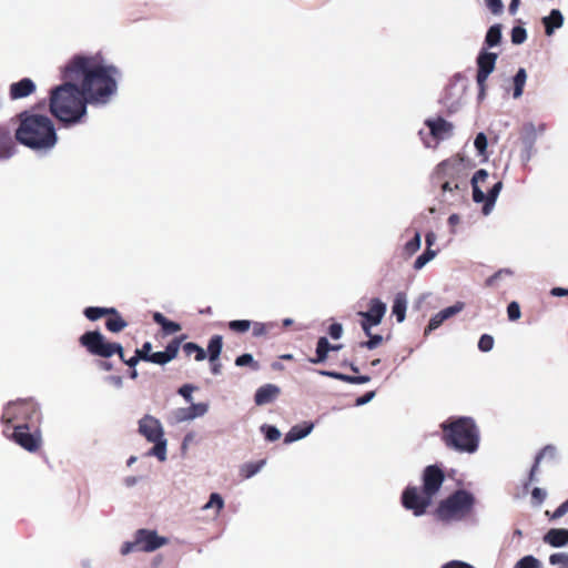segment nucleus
Returning a JSON list of instances; mask_svg holds the SVG:
<instances>
[{
    "label": "nucleus",
    "instance_id": "obj_17",
    "mask_svg": "<svg viewBox=\"0 0 568 568\" xmlns=\"http://www.w3.org/2000/svg\"><path fill=\"white\" fill-rule=\"evenodd\" d=\"M16 135L6 125H0V160H8L16 153Z\"/></svg>",
    "mask_w": 568,
    "mask_h": 568
},
{
    "label": "nucleus",
    "instance_id": "obj_16",
    "mask_svg": "<svg viewBox=\"0 0 568 568\" xmlns=\"http://www.w3.org/2000/svg\"><path fill=\"white\" fill-rule=\"evenodd\" d=\"M387 306L379 298H372L367 312H358V315L373 325H379L385 316Z\"/></svg>",
    "mask_w": 568,
    "mask_h": 568
},
{
    "label": "nucleus",
    "instance_id": "obj_43",
    "mask_svg": "<svg viewBox=\"0 0 568 568\" xmlns=\"http://www.w3.org/2000/svg\"><path fill=\"white\" fill-rule=\"evenodd\" d=\"M474 145H475L476 150L478 151L479 155H481V156L486 155L488 142H487V136L485 135V133L480 132L476 135Z\"/></svg>",
    "mask_w": 568,
    "mask_h": 568
},
{
    "label": "nucleus",
    "instance_id": "obj_30",
    "mask_svg": "<svg viewBox=\"0 0 568 568\" xmlns=\"http://www.w3.org/2000/svg\"><path fill=\"white\" fill-rule=\"evenodd\" d=\"M190 404L191 405L189 407H186V409H187L189 414L192 416V420L203 417L204 415H206V413L210 409V405L207 403H193L192 402Z\"/></svg>",
    "mask_w": 568,
    "mask_h": 568
},
{
    "label": "nucleus",
    "instance_id": "obj_63",
    "mask_svg": "<svg viewBox=\"0 0 568 568\" xmlns=\"http://www.w3.org/2000/svg\"><path fill=\"white\" fill-rule=\"evenodd\" d=\"M375 397V392H368L364 396L356 399V406H363L369 403Z\"/></svg>",
    "mask_w": 568,
    "mask_h": 568
},
{
    "label": "nucleus",
    "instance_id": "obj_60",
    "mask_svg": "<svg viewBox=\"0 0 568 568\" xmlns=\"http://www.w3.org/2000/svg\"><path fill=\"white\" fill-rule=\"evenodd\" d=\"M568 513V499L562 503L551 515L552 519H558Z\"/></svg>",
    "mask_w": 568,
    "mask_h": 568
},
{
    "label": "nucleus",
    "instance_id": "obj_37",
    "mask_svg": "<svg viewBox=\"0 0 568 568\" xmlns=\"http://www.w3.org/2000/svg\"><path fill=\"white\" fill-rule=\"evenodd\" d=\"M252 322L248 320H234L229 322V328L236 333H245L251 328Z\"/></svg>",
    "mask_w": 568,
    "mask_h": 568
},
{
    "label": "nucleus",
    "instance_id": "obj_49",
    "mask_svg": "<svg viewBox=\"0 0 568 568\" xmlns=\"http://www.w3.org/2000/svg\"><path fill=\"white\" fill-rule=\"evenodd\" d=\"M84 315L90 321H97L105 315V311H103V307H87L84 310Z\"/></svg>",
    "mask_w": 568,
    "mask_h": 568
},
{
    "label": "nucleus",
    "instance_id": "obj_56",
    "mask_svg": "<svg viewBox=\"0 0 568 568\" xmlns=\"http://www.w3.org/2000/svg\"><path fill=\"white\" fill-rule=\"evenodd\" d=\"M178 352H179V343L178 342H172L170 343L165 351H163L165 357H169V362H171L172 359H174L178 355Z\"/></svg>",
    "mask_w": 568,
    "mask_h": 568
},
{
    "label": "nucleus",
    "instance_id": "obj_44",
    "mask_svg": "<svg viewBox=\"0 0 568 568\" xmlns=\"http://www.w3.org/2000/svg\"><path fill=\"white\" fill-rule=\"evenodd\" d=\"M252 328H253V335L255 337H260V336H264L268 333V331L271 328H273L274 324L272 323H261V322H254L252 323Z\"/></svg>",
    "mask_w": 568,
    "mask_h": 568
},
{
    "label": "nucleus",
    "instance_id": "obj_20",
    "mask_svg": "<svg viewBox=\"0 0 568 568\" xmlns=\"http://www.w3.org/2000/svg\"><path fill=\"white\" fill-rule=\"evenodd\" d=\"M280 389L277 386L273 384H267L260 387L255 393V403L256 405H265L271 403L278 395Z\"/></svg>",
    "mask_w": 568,
    "mask_h": 568
},
{
    "label": "nucleus",
    "instance_id": "obj_19",
    "mask_svg": "<svg viewBox=\"0 0 568 568\" xmlns=\"http://www.w3.org/2000/svg\"><path fill=\"white\" fill-rule=\"evenodd\" d=\"M314 428L313 423L305 422L293 426L285 435L284 443L292 444L308 436Z\"/></svg>",
    "mask_w": 568,
    "mask_h": 568
},
{
    "label": "nucleus",
    "instance_id": "obj_57",
    "mask_svg": "<svg viewBox=\"0 0 568 568\" xmlns=\"http://www.w3.org/2000/svg\"><path fill=\"white\" fill-rule=\"evenodd\" d=\"M547 497L546 490L539 487H535L531 491V498L540 505Z\"/></svg>",
    "mask_w": 568,
    "mask_h": 568
},
{
    "label": "nucleus",
    "instance_id": "obj_31",
    "mask_svg": "<svg viewBox=\"0 0 568 568\" xmlns=\"http://www.w3.org/2000/svg\"><path fill=\"white\" fill-rule=\"evenodd\" d=\"M436 255L437 252L435 250L426 248V251L415 260L414 268L417 271L422 270L427 263L434 260Z\"/></svg>",
    "mask_w": 568,
    "mask_h": 568
},
{
    "label": "nucleus",
    "instance_id": "obj_58",
    "mask_svg": "<svg viewBox=\"0 0 568 568\" xmlns=\"http://www.w3.org/2000/svg\"><path fill=\"white\" fill-rule=\"evenodd\" d=\"M328 333L332 338L338 339L343 335V326L338 323H334L329 326Z\"/></svg>",
    "mask_w": 568,
    "mask_h": 568
},
{
    "label": "nucleus",
    "instance_id": "obj_46",
    "mask_svg": "<svg viewBox=\"0 0 568 568\" xmlns=\"http://www.w3.org/2000/svg\"><path fill=\"white\" fill-rule=\"evenodd\" d=\"M527 38V32L521 27H515L511 30V42L514 44H521Z\"/></svg>",
    "mask_w": 568,
    "mask_h": 568
},
{
    "label": "nucleus",
    "instance_id": "obj_42",
    "mask_svg": "<svg viewBox=\"0 0 568 568\" xmlns=\"http://www.w3.org/2000/svg\"><path fill=\"white\" fill-rule=\"evenodd\" d=\"M235 365L239 367L251 366L252 369L257 371L258 364L254 361L251 354H243L235 359Z\"/></svg>",
    "mask_w": 568,
    "mask_h": 568
},
{
    "label": "nucleus",
    "instance_id": "obj_13",
    "mask_svg": "<svg viewBox=\"0 0 568 568\" xmlns=\"http://www.w3.org/2000/svg\"><path fill=\"white\" fill-rule=\"evenodd\" d=\"M140 551L152 552L169 544L166 537L160 536L155 530L139 529L135 532Z\"/></svg>",
    "mask_w": 568,
    "mask_h": 568
},
{
    "label": "nucleus",
    "instance_id": "obj_54",
    "mask_svg": "<svg viewBox=\"0 0 568 568\" xmlns=\"http://www.w3.org/2000/svg\"><path fill=\"white\" fill-rule=\"evenodd\" d=\"M485 3L494 14H499L503 12L504 6L501 0H485Z\"/></svg>",
    "mask_w": 568,
    "mask_h": 568
},
{
    "label": "nucleus",
    "instance_id": "obj_29",
    "mask_svg": "<svg viewBox=\"0 0 568 568\" xmlns=\"http://www.w3.org/2000/svg\"><path fill=\"white\" fill-rule=\"evenodd\" d=\"M527 81V72L524 68H520L514 77V93L513 97L518 99L523 95L524 87Z\"/></svg>",
    "mask_w": 568,
    "mask_h": 568
},
{
    "label": "nucleus",
    "instance_id": "obj_47",
    "mask_svg": "<svg viewBox=\"0 0 568 568\" xmlns=\"http://www.w3.org/2000/svg\"><path fill=\"white\" fill-rule=\"evenodd\" d=\"M494 347V338L488 334H484L478 342V348L481 352H489Z\"/></svg>",
    "mask_w": 568,
    "mask_h": 568
},
{
    "label": "nucleus",
    "instance_id": "obj_39",
    "mask_svg": "<svg viewBox=\"0 0 568 568\" xmlns=\"http://www.w3.org/2000/svg\"><path fill=\"white\" fill-rule=\"evenodd\" d=\"M557 456V448L554 445L545 446L536 456L535 460L540 464L544 459H554Z\"/></svg>",
    "mask_w": 568,
    "mask_h": 568
},
{
    "label": "nucleus",
    "instance_id": "obj_41",
    "mask_svg": "<svg viewBox=\"0 0 568 568\" xmlns=\"http://www.w3.org/2000/svg\"><path fill=\"white\" fill-rule=\"evenodd\" d=\"M212 507H215L217 513L224 507V500L222 496L217 493H213L210 496L209 501L203 506V509H210Z\"/></svg>",
    "mask_w": 568,
    "mask_h": 568
},
{
    "label": "nucleus",
    "instance_id": "obj_23",
    "mask_svg": "<svg viewBox=\"0 0 568 568\" xmlns=\"http://www.w3.org/2000/svg\"><path fill=\"white\" fill-rule=\"evenodd\" d=\"M546 34L551 36L556 29H559L564 23V17L558 9H552L549 16L542 18Z\"/></svg>",
    "mask_w": 568,
    "mask_h": 568
},
{
    "label": "nucleus",
    "instance_id": "obj_51",
    "mask_svg": "<svg viewBox=\"0 0 568 568\" xmlns=\"http://www.w3.org/2000/svg\"><path fill=\"white\" fill-rule=\"evenodd\" d=\"M507 314L510 321H517L521 315L519 304L511 302L507 307Z\"/></svg>",
    "mask_w": 568,
    "mask_h": 568
},
{
    "label": "nucleus",
    "instance_id": "obj_5",
    "mask_svg": "<svg viewBox=\"0 0 568 568\" xmlns=\"http://www.w3.org/2000/svg\"><path fill=\"white\" fill-rule=\"evenodd\" d=\"M138 432L149 443L153 444L146 455L154 456L160 462H165L168 458V439L160 419L150 414L144 415L138 422Z\"/></svg>",
    "mask_w": 568,
    "mask_h": 568
},
{
    "label": "nucleus",
    "instance_id": "obj_35",
    "mask_svg": "<svg viewBox=\"0 0 568 568\" xmlns=\"http://www.w3.org/2000/svg\"><path fill=\"white\" fill-rule=\"evenodd\" d=\"M183 349L187 356L195 355V359L199 362L203 361L206 356L202 347L191 342L184 344Z\"/></svg>",
    "mask_w": 568,
    "mask_h": 568
},
{
    "label": "nucleus",
    "instance_id": "obj_14",
    "mask_svg": "<svg viewBox=\"0 0 568 568\" xmlns=\"http://www.w3.org/2000/svg\"><path fill=\"white\" fill-rule=\"evenodd\" d=\"M464 308H465V303L456 302L454 305L448 306V307L439 311L435 315H433L429 320L427 327L425 328V335L437 329L445 321L457 315Z\"/></svg>",
    "mask_w": 568,
    "mask_h": 568
},
{
    "label": "nucleus",
    "instance_id": "obj_25",
    "mask_svg": "<svg viewBox=\"0 0 568 568\" xmlns=\"http://www.w3.org/2000/svg\"><path fill=\"white\" fill-rule=\"evenodd\" d=\"M320 374L323 376H328L335 379H339L346 383L351 384H365L371 381L369 376L363 375V376H349L337 372H331V371H320Z\"/></svg>",
    "mask_w": 568,
    "mask_h": 568
},
{
    "label": "nucleus",
    "instance_id": "obj_7",
    "mask_svg": "<svg viewBox=\"0 0 568 568\" xmlns=\"http://www.w3.org/2000/svg\"><path fill=\"white\" fill-rule=\"evenodd\" d=\"M71 61L63 67L64 82L53 88L50 92L49 108L51 114L59 121L71 123Z\"/></svg>",
    "mask_w": 568,
    "mask_h": 568
},
{
    "label": "nucleus",
    "instance_id": "obj_9",
    "mask_svg": "<svg viewBox=\"0 0 568 568\" xmlns=\"http://www.w3.org/2000/svg\"><path fill=\"white\" fill-rule=\"evenodd\" d=\"M489 178L485 169H480L471 178L473 200L476 203H484L483 213L488 215L496 203V200L503 189V182L497 181L494 185L485 191V184Z\"/></svg>",
    "mask_w": 568,
    "mask_h": 568
},
{
    "label": "nucleus",
    "instance_id": "obj_34",
    "mask_svg": "<svg viewBox=\"0 0 568 568\" xmlns=\"http://www.w3.org/2000/svg\"><path fill=\"white\" fill-rule=\"evenodd\" d=\"M513 271L509 268L499 270L486 280V286L496 287L499 281L504 280L505 277H510Z\"/></svg>",
    "mask_w": 568,
    "mask_h": 568
},
{
    "label": "nucleus",
    "instance_id": "obj_45",
    "mask_svg": "<svg viewBox=\"0 0 568 568\" xmlns=\"http://www.w3.org/2000/svg\"><path fill=\"white\" fill-rule=\"evenodd\" d=\"M135 551H140V547L138 544L136 536L134 535L133 540L125 541L122 544L120 552H121V555L126 556V555H129L131 552H135Z\"/></svg>",
    "mask_w": 568,
    "mask_h": 568
},
{
    "label": "nucleus",
    "instance_id": "obj_11",
    "mask_svg": "<svg viewBox=\"0 0 568 568\" xmlns=\"http://www.w3.org/2000/svg\"><path fill=\"white\" fill-rule=\"evenodd\" d=\"M3 435L31 453L37 452L41 446V436L37 426L20 423L14 426H4Z\"/></svg>",
    "mask_w": 568,
    "mask_h": 568
},
{
    "label": "nucleus",
    "instance_id": "obj_18",
    "mask_svg": "<svg viewBox=\"0 0 568 568\" xmlns=\"http://www.w3.org/2000/svg\"><path fill=\"white\" fill-rule=\"evenodd\" d=\"M36 89V83L30 78H23L18 82L11 83L9 97L11 100L23 99L34 93Z\"/></svg>",
    "mask_w": 568,
    "mask_h": 568
},
{
    "label": "nucleus",
    "instance_id": "obj_27",
    "mask_svg": "<svg viewBox=\"0 0 568 568\" xmlns=\"http://www.w3.org/2000/svg\"><path fill=\"white\" fill-rule=\"evenodd\" d=\"M501 26L500 24H494L491 26L485 37V44L487 48H494L497 47L501 41Z\"/></svg>",
    "mask_w": 568,
    "mask_h": 568
},
{
    "label": "nucleus",
    "instance_id": "obj_24",
    "mask_svg": "<svg viewBox=\"0 0 568 568\" xmlns=\"http://www.w3.org/2000/svg\"><path fill=\"white\" fill-rule=\"evenodd\" d=\"M407 310V296L403 292L396 293L394 297V303L392 306V312L396 316L397 322L402 323L405 320Z\"/></svg>",
    "mask_w": 568,
    "mask_h": 568
},
{
    "label": "nucleus",
    "instance_id": "obj_26",
    "mask_svg": "<svg viewBox=\"0 0 568 568\" xmlns=\"http://www.w3.org/2000/svg\"><path fill=\"white\" fill-rule=\"evenodd\" d=\"M166 422L169 425L175 426L182 423L192 422V416L189 414L186 407H179L169 413Z\"/></svg>",
    "mask_w": 568,
    "mask_h": 568
},
{
    "label": "nucleus",
    "instance_id": "obj_10",
    "mask_svg": "<svg viewBox=\"0 0 568 568\" xmlns=\"http://www.w3.org/2000/svg\"><path fill=\"white\" fill-rule=\"evenodd\" d=\"M80 343L88 349L92 355L100 357H111L118 354L123 359V347L119 343L108 342L106 338L98 331L88 332L81 336Z\"/></svg>",
    "mask_w": 568,
    "mask_h": 568
},
{
    "label": "nucleus",
    "instance_id": "obj_48",
    "mask_svg": "<svg viewBox=\"0 0 568 568\" xmlns=\"http://www.w3.org/2000/svg\"><path fill=\"white\" fill-rule=\"evenodd\" d=\"M196 389L195 386L191 385V384H184L183 386H181L179 389H178V393L187 402V403H192L193 402V392Z\"/></svg>",
    "mask_w": 568,
    "mask_h": 568
},
{
    "label": "nucleus",
    "instance_id": "obj_28",
    "mask_svg": "<svg viewBox=\"0 0 568 568\" xmlns=\"http://www.w3.org/2000/svg\"><path fill=\"white\" fill-rule=\"evenodd\" d=\"M222 347H223L222 336L214 335L210 339L209 345H207L209 358L211 362H215L219 358V356L222 352Z\"/></svg>",
    "mask_w": 568,
    "mask_h": 568
},
{
    "label": "nucleus",
    "instance_id": "obj_33",
    "mask_svg": "<svg viewBox=\"0 0 568 568\" xmlns=\"http://www.w3.org/2000/svg\"><path fill=\"white\" fill-rule=\"evenodd\" d=\"M105 325L110 332L119 333L128 326V323L120 315H116L110 317Z\"/></svg>",
    "mask_w": 568,
    "mask_h": 568
},
{
    "label": "nucleus",
    "instance_id": "obj_8",
    "mask_svg": "<svg viewBox=\"0 0 568 568\" xmlns=\"http://www.w3.org/2000/svg\"><path fill=\"white\" fill-rule=\"evenodd\" d=\"M474 496L466 490H457L443 500L437 508V516L445 521L460 520L473 508Z\"/></svg>",
    "mask_w": 568,
    "mask_h": 568
},
{
    "label": "nucleus",
    "instance_id": "obj_53",
    "mask_svg": "<svg viewBox=\"0 0 568 568\" xmlns=\"http://www.w3.org/2000/svg\"><path fill=\"white\" fill-rule=\"evenodd\" d=\"M368 337H369V339L367 342L361 343L362 347H366L368 349H374V348H376L383 342V336L382 335H373V334H371V336H368Z\"/></svg>",
    "mask_w": 568,
    "mask_h": 568
},
{
    "label": "nucleus",
    "instance_id": "obj_36",
    "mask_svg": "<svg viewBox=\"0 0 568 568\" xmlns=\"http://www.w3.org/2000/svg\"><path fill=\"white\" fill-rule=\"evenodd\" d=\"M514 568H541V562L536 557L528 555L519 559Z\"/></svg>",
    "mask_w": 568,
    "mask_h": 568
},
{
    "label": "nucleus",
    "instance_id": "obj_59",
    "mask_svg": "<svg viewBox=\"0 0 568 568\" xmlns=\"http://www.w3.org/2000/svg\"><path fill=\"white\" fill-rule=\"evenodd\" d=\"M531 156H532V144H531V142L527 141L525 143V149L521 152L520 159L524 163H527V162H529Z\"/></svg>",
    "mask_w": 568,
    "mask_h": 568
},
{
    "label": "nucleus",
    "instance_id": "obj_4",
    "mask_svg": "<svg viewBox=\"0 0 568 568\" xmlns=\"http://www.w3.org/2000/svg\"><path fill=\"white\" fill-rule=\"evenodd\" d=\"M445 444L460 453L473 454L479 444V432L470 417H458L442 424Z\"/></svg>",
    "mask_w": 568,
    "mask_h": 568
},
{
    "label": "nucleus",
    "instance_id": "obj_40",
    "mask_svg": "<svg viewBox=\"0 0 568 568\" xmlns=\"http://www.w3.org/2000/svg\"><path fill=\"white\" fill-rule=\"evenodd\" d=\"M549 562L559 568H568V552H556L550 555Z\"/></svg>",
    "mask_w": 568,
    "mask_h": 568
},
{
    "label": "nucleus",
    "instance_id": "obj_12",
    "mask_svg": "<svg viewBox=\"0 0 568 568\" xmlns=\"http://www.w3.org/2000/svg\"><path fill=\"white\" fill-rule=\"evenodd\" d=\"M497 58V53L488 52L486 49H483L477 57L476 81L479 87V98H483L485 95L486 81L495 70Z\"/></svg>",
    "mask_w": 568,
    "mask_h": 568
},
{
    "label": "nucleus",
    "instance_id": "obj_15",
    "mask_svg": "<svg viewBox=\"0 0 568 568\" xmlns=\"http://www.w3.org/2000/svg\"><path fill=\"white\" fill-rule=\"evenodd\" d=\"M425 123L430 135L438 141L446 140L453 134L454 125L443 118L427 119Z\"/></svg>",
    "mask_w": 568,
    "mask_h": 568
},
{
    "label": "nucleus",
    "instance_id": "obj_52",
    "mask_svg": "<svg viewBox=\"0 0 568 568\" xmlns=\"http://www.w3.org/2000/svg\"><path fill=\"white\" fill-rule=\"evenodd\" d=\"M148 362L158 365H165L169 363V357H165L163 352H155L150 354V357H148Z\"/></svg>",
    "mask_w": 568,
    "mask_h": 568
},
{
    "label": "nucleus",
    "instance_id": "obj_38",
    "mask_svg": "<svg viewBox=\"0 0 568 568\" xmlns=\"http://www.w3.org/2000/svg\"><path fill=\"white\" fill-rule=\"evenodd\" d=\"M265 465V460H260L257 463H248L243 466L242 471L245 478H251L256 475Z\"/></svg>",
    "mask_w": 568,
    "mask_h": 568
},
{
    "label": "nucleus",
    "instance_id": "obj_50",
    "mask_svg": "<svg viewBox=\"0 0 568 568\" xmlns=\"http://www.w3.org/2000/svg\"><path fill=\"white\" fill-rule=\"evenodd\" d=\"M261 429L265 433V437L270 442H275L281 437V432L275 426H262Z\"/></svg>",
    "mask_w": 568,
    "mask_h": 568
},
{
    "label": "nucleus",
    "instance_id": "obj_55",
    "mask_svg": "<svg viewBox=\"0 0 568 568\" xmlns=\"http://www.w3.org/2000/svg\"><path fill=\"white\" fill-rule=\"evenodd\" d=\"M151 349H152V345L150 342H145L141 348H138L135 351V354L139 355V357L141 358V361H145L148 362V357H150V354L151 353Z\"/></svg>",
    "mask_w": 568,
    "mask_h": 568
},
{
    "label": "nucleus",
    "instance_id": "obj_2",
    "mask_svg": "<svg viewBox=\"0 0 568 568\" xmlns=\"http://www.w3.org/2000/svg\"><path fill=\"white\" fill-rule=\"evenodd\" d=\"M16 140L32 150H47L57 143V133L47 115L23 111L19 114Z\"/></svg>",
    "mask_w": 568,
    "mask_h": 568
},
{
    "label": "nucleus",
    "instance_id": "obj_1",
    "mask_svg": "<svg viewBox=\"0 0 568 568\" xmlns=\"http://www.w3.org/2000/svg\"><path fill=\"white\" fill-rule=\"evenodd\" d=\"M120 70L100 53L73 57V124L87 112V103L104 105L118 92Z\"/></svg>",
    "mask_w": 568,
    "mask_h": 568
},
{
    "label": "nucleus",
    "instance_id": "obj_62",
    "mask_svg": "<svg viewBox=\"0 0 568 568\" xmlns=\"http://www.w3.org/2000/svg\"><path fill=\"white\" fill-rule=\"evenodd\" d=\"M162 328L166 332V333H176L181 329L180 325L178 323H174V322H171V321H165L164 325L162 326Z\"/></svg>",
    "mask_w": 568,
    "mask_h": 568
},
{
    "label": "nucleus",
    "instance_id": "obj_6",
    "mask_svg": "<svg viewBox=\"0 0 568 568\" xmlns=\"http://www.w3.org/2000/svg\"><path fill=\"white\" fill-rule=\"evenodd\" d=\"M41 420L39 405L32 398L10 402L3 409L1 422L4 426L27 424L38 426Z\"/></svg>",
    "mask_w": 568,
    "mask_h": 568
},
{
    "label": "nucleus",
    "instance_id": "obj_32",
    "mask_svg": "<svg viewBox=\"0 0 568 568\" xmlns=\"http://www.w3.org/2000/svg\"><path fill=\"white\" fill-rule=\"evenodd\" d=\"M420 245H422L420 234L418 232H416L415 236L405 244L404 254L407 257L413 256L420 248Z\"/></svg>",
    "mask_w": 568,
    "mask_h": 568
},
{
    "label": "nucleus",
    "instance_id": "obj_64",
    "mask_svg": "<svg viewBox=\"0 0 568 568\" xmlns=\"http://www.w3.org/2000/svg\"><path fill=\"white\" fill-rule=\"evenodd\" d=\"M106 382L112 384L116 388H121L123 386V379L121 376H108Z\"/></svg>",
    "mask_w": 568,
    "mask_h": 568
},
{
    "label": "nucleus",
    "instance_id": "obj_22",
    "mask_svg": "<svg viewBox=\"0 0 568 568\" xmlns=\"http://www.w3.org/2000/svg\"><path fill=\"white\" fill-rule=\"evenodd\" d=\"M544 541L552 547H562L568 544V529H550Z\"/></svg>",
    "mask_w": 568,
    "mask_h": 568
},
{
    "label": "nucleus",
    "instance_id": "obj_61",
    "mask_svg": "<svg viewBox=\"0 0 568 568\" xmlns=\"http://www.w3.org/2000/svg\"><path fill=\"white\" fill-rule=\"evenodd\" d=\"M443 568H475V567L467 562H464V561L453 560V561H449L446 565H444Z\"/></svg>",
    "mask_w": 568,
    "mask_h": 568
},
{
    "label": "nucleus",
    "instance_id": "obj_3",
    "mask_svg": "<svg viewBox=\"0 0 568 568\" xmlns=\"http://www.w3.org/2000/svg\"><path fill=\"white\" fill-rule=\"evenodd\" d=\"M444 473L437 466H428L423 474V487H408L403 493V505L406 509L414 513L415 516L425 514L426 508L432 504L434 497L438 494L443 483Z\"/></svg>",
    "mask_w": 568,
    "mask_h": 568
},
{
    "label": "nucleus",
    "instance_id": "obj_21",
    "mask_svg": "<svg viewBox=\"0 0 568 568\" xmlns=\"http://www.w3.org/2000/svg\"><path fill=\"white\" fill-rule=\"evenodd\" d=\"M341 347V345H331L326 337H320L316 345V357L311 358L310 362L313 364L323 363L331 351H338Z\"/></svg>",
    "mask_w": 568,
    "mask_h": 568
}]
</instances>
